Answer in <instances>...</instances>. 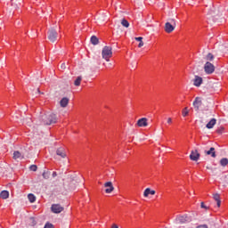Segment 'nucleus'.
I'll use <instances>...</instances> for the list:
<instances>
[{
    "label": "nucleus",
    "instance_id": "22",
    "mask_svg": "<svg viewBox=\"0 0 228 228\" xmlns=\"http://www.w3.org/2000/svg\"><path fill=\"white\" fill-rule=\"evenodd\" d=\"M12 6L16 10L20 6V0H12Z\"/></svg>",
    "mask_w": 228,
    "mask_h": 228
},
{
    "label": "nucleus",
    "instance_id": "31",
    "mask_svg": "<svg viewBox=\"0 0 228 228\" xmlns=\"http://www.w3.org/2000/svg\"><path fill=\"white\" fill-rule=\"evenodd\" d=\"M189 114H190V110H188V107H185L182 110V115H183V117H188Z\"/></svg>",
    "mask_w": 228,
    "mask_h": 228
},
{
    "label": "nucleus",
    "instance_id": "18",
    "mask_svg": "<svg viewBox=\"0 0 228 228\" xmlns=\"http://www.w3.org/2000/svg\"><path fill=\"white\" fill-rule=\"evenodd\" d=\"M60 104L61 108H67V106H69V98L67 97L62 98L60 102Z\"/></svg>",
    "mask_w": 228,
    "mask_h": 228
},
{
    "label": "nucleus",
    "instance_id": "45",
    "mask_svg": "<svg viewBox=\"0 0 228 228\" xmlns=\"http://www.w3.org/2000/svg\"><path fill=\"white\" fill-rule=\"evenodd\" d=\"M37 92L38 94H40V89H37Z\"/></svg>",
    "mask_w": 228,
    "mask_h": 228
},
{
    "label": "nucleus",
    "instance_id": "41",
    "mask_svg": "<svg viewBox=\"0 0 228 228\" xmlns=\"http://www.w3.org/2000/svg\"><path fill=\"white\" fill-rule=\"evenodd\" d=\"M138 47H143V41H140Z\"/></svg>",
    "mask_w": 228,
    "mask_h": 228
},
{
    "label": "nucleus",
    "instance_id": "24",
    "mask_svg": "<svg viewBox=\"0 0 228 228\" xmlns=\"http://www.w3.org/2000/svg\"><path fill=\"white\" fill-rule=\"evenodd\" d=\"M76 183H81V179H79L78 177H75V178L71 179L69 187L71 189L74 188V184H76Z\"/></svg>",
    "mask_w": 228,
    "mask_h": 228
},
{
    "label": "nucleus",
    "instance_id": "26",
    "mask_svg": "<svg viewBox=\"0 0 228 228\" xmlns=\"http://www.w3.org/2000/svg\"><path fill=\"white\" fill-rule=\"evenodd\" d=\"M28 199L29 202H31V204H33V202H36V200H37V197L33 193H29L28 195Z\"/></svg>",
    "mask_w": 228,
    "mask_h": 228
},
{
    "label": "nucleus",
    "instance_id": "1",
    "mask_svg": "<svg viewBox=\"0 0 228 228\" xmlns=\"http://www.w3.org/2000/svg\"><path fill=\"white\" fill-rule=\"evenodd\" d=\"M41 120L45 126H51V124H56V114L46 113L41 116Z\"/></svg>",
    "mask_w": 228,
    "mask_h": 228
},
{
    "label": "nucleus",
    "instance_id": "39",
    "mask_svg": "<svg viewBox=\"0 0 228 228\" xmlns=\"http://www.w3.org/2000/svg\"><path fill=\"white\" fill-rule=\"evenodd\" d=\"M200 208H202L203 209H208V207L204 204V202H201Z\"/></svg>",
    "mask_w": 228,
    "mask_h": 228
},
{
    "label": "nucleus",
    "instance_id": "23",
    "mask_svg": "<svg viewBox=\"0 0 228 228\" xmlns=\"http://www.w3.org/2000/svg\"><path fill=\"white\" fill-rule=\"evenodd\" d=\"M28 224L30 227H35V225H37V220H35V217H29L28 219Z\"/></svg>",
    "mask_w": 228,
    "mask_h": 228
},
{
    "label": "nucleus",
    "instance_id": "10",
    "mask_svg": "<svg viewBox=\"0 0 228 228\" xmlns=\"http://www.w3.org/2000/svg\"><path fill=\"white\" fill-rule=\"evenodd\" d=\"M175 224H186L188 223V216L183 215V216H177L176 218L175 219Z\"/></svg>",
    "mask_w": 228,
    "mask_h": 228
},
{
    "label": "nucleus",
    "instance_id": "32",
    "mask_svg": "<svg viewBox=\"0 0 228 228\" xmlns=\"http://www.w3.org/2000/svg\"><path fill=\"white\" fill-rule=\"evenodd\" d=\"M121 24H122V26H124V28H129V21H127V20H126V19H123L121 20Z\"/></svg>",
    "mask_w": 228,
    "mask_h": 228
},
{
    "label": "nucleus",
    "instance_id": "44",
    "mask_svg": "<svg viewBox=\"0 0 228 228\" xmlns=\"http://www.w3.org/2000/svg\"><path fill=\"white\" fill-rule=\"evenodd\" d=\"M111 228H118V225L117 224H112V227Z\"/></svg>",
    "mask_w": 228,
    "mask_h": 228
},
{
    "label": "nucleus",
    "instance_id": "27",
    "mask_svg": "<svg viewBox=\"0 0 228 228\" xmlns=\"http://www.w3.org/2000/svg\"><path fill=\"white\" fill-rule=\"evenodd\" d=\"M208 15H209V17H216V8H213V9H210L208 11Z\"/></svg>",
    "mask_w": 228,
    "mask_h": 228
},
{
    "label": "nucleus",
    "instance_id": "42",
    "mask_svg": "<svg viewBox=\"0 0 228 228\" xmlns=\"http://www.w3.org/2000/svg\"><path fill=\"white\" fill-rule=\"evenodd\" d=\"M167 124H172V118H167Z\"/></svg>",
    "mask_w": 228,
    "mask_h": 228
},
{
    "label": "nucleus",
    "instance_id": "37",
    "mask_svg": "<svg viewBox=\"0 0 228 228\" xmlns=\"http://www.w3.org/2000/svg\"><path fill=\"white\" fill-rule=\"evenodd\" d=\"M134 40H136L137 42H142L143 37H134Z\"/></svg>",
    "mask_w": 228,
    "mask_h": 228
},
{
    "label": "nucleus",
    "instance_id": "8",
    "mask_svg": "<svg viewBox=\"0 0 228 228\" xmlns=\"http://www.w3.org/2000/svg\"><path fill=\"white\" fill-rule=\"evenodd\" d=\"M192 106L195 111H200V106H202V99L200 97H196L192 102Z\"/></svg>",
    "mask_w": 228,
    "mask_h": 228
},
{
    "label": "nucleus",
    "instance_id": "46",
    "mask_svg": "<svg viewBox=\"0 0 228 228\" xmlns=\"http://www.w3.org/2000/svg\"><path fill=\"white\" fill-rule=\"evenodd\" d=\"M207 168L209 170L210 169V167H207Z\"/></svg>",
    "mask_w": 228,
    "mask_h": 228
},
{
    "label": "nucleus",
    "instance_id": "19",
    "mask_svg": "<svg viewBox=\"0 0 228 228\" xmlns=\"http://www.w3.org/2000/svg\"><path fill=\"white\" fill-rule=\"evenodd\" d=\"M213 199L214 200H216L217 208H220L222 204V201L220 200V194L218 193L214 194Z\"/></svg>",
    "mask_w": 228,
    "mask_h": 228
},
{
    "label": "nucleus",
    "instance_id": "25",
    "mask_svg": "<svg viewBox=\"0 0 228 228\" xmlns=\"http://www.w3.org/2000/svg\"><path fill=\"white\" fill-rule=\"evenodd\" d=\"M91 44H93V45H97L99 44V38L96 36H93L91 37Z\"/></svg>",
    "mask_w": 228,
    "mask_h": 228
},
{
    "label": "nucleus",
    "instance_id": "14",
    "mask_svg": "<svg viewBox=\"0 0 228 228\" xmlns=\"http://www.w3.org/2000/svg\"><path fill=\"white\" fill-rule=\"evenodd\" d=\"M216 125V118H213L209 120V122L206 125L207 129H213Z\"/></svg>",
    "mask_w": 228,
    "mask_h": 228
},
{
    "label": "nucleus",
    "instance_id": "21",
    "mask_svg": "<svg viewBox=\"0 0 228 228\" xmlns=\"http://www.w3.org/2000/svg\"><path fill=\"white\" fill-rule=\"evenodd\" d=\"M8 197H10V192L8 191H2L0 192L1 199L6 200V199H8Z\"/></svg>",
    "mask_w": 228,
    "mask_h": 228
},
{
    "label": "nucleus",
    "instance_id": "43",
    "mask_svg": "<svg viewBox=\"0 0 228 228\" xmlns=\"http://www.w3.org/2000/svg\"><path fill=\"white\" fill-rule=\"evenodd\" d=\"M53 177H56V175H58V174L56 173V171H54L53 174H52Z\"/></svg>",
    "mask_w": 228,
    "mask_h": 228
},
{
    "label": "nucleus",
    "instance_id": "16",
    "mask_svg": "<svg viewBox=\"0 0 228 228\" xmlns=\"http://www.w3.org/2000/svg\"><path fill=\"white\" fill-rule=\"evenodd\" d=\"M149 195H156V191L147 188L144 190L143 197H149Z\"/></svg>",
    "mask_w": 228,
    "mask_h": 228
},
{
    "label": "nucleus",
    "instance_id": "13",
    "mask_svg": "<svg viewBox=\"0 0 228 228\" xmlns=\"http://www.w3.org/2000/svg\"><path fill=\"white\" fill-rule=\"evenodd\" d=\"M137 126L138 127H147V126H149V123H147V118L138 119Z\"/></svg>",
    "mask_w": 228,
    "mask_h": 228
},
{
    "label": "nucleus",
    "instance_id": "20",
    "mask_svg": "<svg viewBox=\"0 0 228 228\" xmlns=\"http://www.w3.org/2000/svg\"><path fill=\"white\" fill-rule=\"evenodd\" d=\"M13 159H24V156L19 151L13 152Z\"/></svg>",
    "mask_w": 228,
    "mask_h": 228
},
{
    "label": "nucleus",
    "instance_id": "6",
    "mask_svg": "<svg viewBox=\"0 0 228 228\" xmlns=\"http://www.w3.org/2000/svg\"><path fill=\"white\" fill-rule=\"evenodd\" d=\"M204 70L206 74H213V72H215V65L209 61H207L204 65Z\"/></svg>",
    "mask_w": 228,
    "mask_h": 228
},
{
    "label": "nucleus",
    "instance_id": "2",
    "mask_svg": "<svg viewBox=\"0 0 228 228\" xmlns=\"http://www.w3.org/2000/svg\"><path fill=\"white\" fill-rule=\"evenodd\" d=\"M102 56L103 60H106V61H110V58L113 56V52L111 46H104L102 51Z\"/></svg>",
    "mask_w": 228,
    "mask_h": 228
},
{
    "label": "nucleus",
    "instance_id": "15",
    "mask_svg": "<svg viewBox=\"0 0 228 228\" xmlns=\"http://www.w3.org/2000/svg\"><path fill=\"white\" fill-rule=\"evenodd\" d=\"M205 154L207 156H211V158H216V151H215V148L211 147L209 151H205Z\"/></svg>",
    "mask_w": 228,
    "mask_h": 228
},
{
    "label": "nucleus",
    "instance_id": "3",
    "mask_svg": "<svg viewBox=\"0 0 228 228\" xmlns=\"http://www.w3.org/2000/svg\"><path fill=\"white\" fill-rule=\"evenodd\" d=\"M48 40L54 44L58 40V32L55 28H50L48 30Z\"/></svg>",
    "mask_w": 228,
    "mask_h": 228
},
{
    "label": "nucleus",
    "instance_id": "36",
    "mask_svg": "<svg viewBox=\"0 0 228 228\" xmlns=\"http://www.w3.org/2000/svg\"><path fill=\"white\" fill-rule=\"evenodd\" d=\"M44 228H54V225H53V224L46 223Z\"/></svg>",
    "mask_w": 228,
    "mask_h": 228
},
{
    "label": "nucleus",
    "instance_id": "30",
    "mask_svg": "<svg viewBox=\"0 0 228 228\" xmlns=\"http://www.w3.org/2000/svg\"><path fill=\"white\" fill-rule=\"evenodd\" d=\"M82 80H83V77H77V79L74 81L75 86H79V85H81Z\"/></svg>",
    "mask_w": 228,
    "mask_h": 228
},
{
    "label": "nucleus",
    "instance_id": "28",
    "mask_svg": "<svg viewBox=\"0 0 228 228\" xmlns=\"http://www.w3.org/2000/svg\"><path fill=\"white\" fill-rule=\"evenodd\" d=\"M205 60L207 61H213V60H215V56L213 55V53H209L206 55Z\"/></svg>",
    "mask_w": 228,
    "mask_h": 228
},
{
    "label": "nucleus",
    "instance_id": "33",
    "mask_svg": "<svg viewBox=\"0 0 228 228\" xmlns=\"http://www.w3.org/2000/svg\"><path fill=\"white\" fill-rule=\"evenodd\" d=\"M49 175H51L50 172H47V171L43 172L44 179H49Z\"/></svg>",
    "mask_w": 228,
    "mask_h": 228
},
{
    "label": "nucleus",
    "instance_id": "4",
    "mask_svg": "<svg viewBox=\"0 0 228 228\" xmlns=\"http://www.w3.org/2000/svg\"><path fill=\"white\" fill-rule=\"evenodd\" d=\"M56 156H58L60 159L55 157V159H65V158H67V151H65V148H58L56 150Z\"/></svg>",
    "mask_w": 228,
    "mask_h": 228
},
{
    "label": "nucleus",
    "instance_id": "7",
    "mask_svg": "<svg viewBox=\"0 0 228 228\" xmlns=\"http://www.w3.org/2000/svg\"><path fill=\"white\" fill-rule=\"evenodd\" d=\"M63 209H64L63 206L60 204H53L51 207L52 213H55V215L61 213Z\"/></svg>",
    "mask_w": 228,
    "mask_h": 228
},
{
    "label": "nucleus",
    "instance_id": "34",
    "mask_svg": "<svg viewBox=\"0 0 228 228\" xmlns=\"http://www.w3.org/2000/svg\"><path fill=\"white\" fill-rule=\"evenodd\" d=\"M37 165H31L29 167L32 172H37Z\"/></svg>",
    "mask_w": 228,
    "mask_h": 228
},
{
    "label": "nucleus",
    "instance_id": "5",
    "mask_svg": "<svg viewBox=\"0 0 228 228\" xmlns=\"http://www.w3.org/2000/svg\"><path fill=\"white\" fill-rule=\"evenodd\" d=\"M171 22H167L165 24V31L166 33H172L174 29H175V20H171Z\"/></svg>",
    "mask_w": 228,
    "mask_h": 228
},
{
    "label": "nucleus",
    "instance_id": "12",
    "mask_svg": "<svg viewBox=\"0 0 228 228\" xmlns=\"http://www.w3.org/2000/svg\"><path fill=\"white\" fill-rule=\"evenodd\" d=\"M209 117H213V112H211L209 109L203 110V117L201 118L202 120L207 122V120H209Z\"/></svg>",
    "mask_w": 228,
    "mask_h": 228
},
{
    "label": "nucleus",
    "instance_id": "9",
    "mask_svg": "<svg viewBox=\"0 0 228 228\" xmlns=\"http://www.w3.org/2000/svg\"><path fill=\"white\" fill-rule=\"evenodd\" d=\"M190 159L191 161H199V159H200V153H199L198 150H194L191 151Z\"/></svg>",
    "mask_w": 228,
    "mask_h": 228
},
{
    "label": "nucleus",
    "instance_id": "29",
    "mask_svg": "<svg viewBox=\"0 0 228 228\" xmlns=\"http://www.w3.org/2000/svg\"><path fill=\"white\" fill-rule=\"evenodd\" d=\"M220 165H221V167H227L228 166V159L227 158L221 159Z\"/></svg>",
    "mask_w": 228,
    "mask_h": 228
},
{
    "label": "nucleus",
    "instance_id": "17",
    "mask_svg": "<svg viewBox=\"0 0 228 228\" xmlns=\"http://www.w3.org/2000/svg\"><path fill=\"white\" fill-rule=\"evenodd\" d=\"M193 85L194 86H200L202 85V77L195 76Z\"/></svg>",
    "mask_w": 228,
    "mask_h": 228
},
{
    "label": "nucleus",
    "instance_id": "40",
    "mask_svg": "<svg viewBox=\"0 0 228 228\" xmlns=\"http://www.w3.org/2000/svg\"><path fill=\"white\" fill-rule=\"evenodd\" d=\"M61 69H62L63 70H65V69H67V66L65 65V63H62L61 65Z\"/></svg>",
    "mask_w": 228,
    "mask_h": 228
},
{
    "label": "nucleus",
    "instance_id": "38",
    "mask_svg": "<svg viewBox=\"0 0 228 228\" xmlns=\"http://www.w3.org/2000/svg\"><path fill=\"white\" fill-rule=\"evenodd\" d=\"M196 228H208V224H200L199 226H197Z\"/></svg>",
    "mask_w": 228,
    "mask_h": 228
},
{
    "label": "nucleus",
    "instance_id": "35",
    "mask_svg": "<svg viewBox=\"0 0 228 228\" xmlns=\"http://www.w3.org/2000/svg\"><path fill=\"white\" fill-rule=\"evenodd\" d=\"M224 126H220L219 128H217L216 133L217 134H222V133H224Z\"/></svg>",
    "mask_w": 228,
    "mask_h": 228
},
{
    "label": "nucleus",
    "instance_id": "11",
    "mask_svg": "<svg viewBox=\"0 0 228 228\" xmlns=\"http://www.w3.org/2000/svg\"><path fill=\"white\" fill-rule=\"evenodd\" d=\"M104 188H106L105 193H111L115 190V187H113V183L111 182H106L104 183Z\"/></svg>",
    "mask_w": 228,
    "mask_h": 228
}]
</instances>
